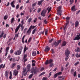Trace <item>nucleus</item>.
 <instances>
[{
  "label": "nucleus",
  "instance_id": "f257e3e1",
  "mask_svg": "<svg viewBox=\"0 0 80 80\" xmlns=\"http://www.w3.org/2000/svg\"><path fill=\"white\" fill-rule=\"evenodd\" d=\"M48 64H50L49 65L50 67H52L54 65L53 62V60L50 59L49 60H47L45 62V64L48 65Z\"/></svg>",
  "mask_w": 80,
  "mask_h": 80
},
{
  "label": "nucleus",
  "instance_id": "f03ea898",
  "mask_svg": "<svg viewBox=\"0 0 80 80\" xmlns=\"http://www.w3.org/2000/svg\"><path fill=\"white\" fill-rule=\"evenodd\" d=\"M69 24L66 23H65L64 25L62 27V28H63L64 33L66 32V31H67V28H68V26L69 25Z\"/></svg>",
  "mask_w": 80,
  "mask_h": 80
},
{
  "label": "nucleus",
  "instance_id": "7ed1b4c3",
  "mask_svg": "<svg viewBox=\"0 0 80 80\" xmlns=\"http://www.w3.org/2000/svg\"><path fill=\"white\" fill-rule=\"evenodd\" d=\"M58 10H57L58 15H59L60 17L62 16V7L59 6L58 7Z\"/></svg>",
  "mask_w": 80,
  "mask_h": 80
},
{
  "label": "nucleus",
  "instance_id": "20e7f679",
  "mask_svg": "<svg viewBox=\"0 0 80 80\" xmlns=\"http://www.w3.org/2000/svg\"><path fill=\"white\" fill-rule=\"evenodd\" d=\"M70 53V52L68 49H67L66 50H65V53L66 56L67 57H69Z\"/></svg>",
  "mask_w": 80,
  "mask_h": 80
},
{
  "label": "nucleus",
  "instance_id": "39448f33",
  "mask_svg": "<svg viewBox=\"0 0 80 80\" xmlns=\"http://www.w3.org/2000/svg\"><path fill=\"white\" fill-rule=\"evenodd\" d=\"M22 49H19L17 51H16L14 52V54L15 55H20L22 53Z\"/></svg>",
  "mask_w": 80,
  "mask_h": 80
},
{
  "label": "nucleus",
  "instance_id": "423d86ee",
  "mask_svg": "<svg viewBox=\"0 0 80 80\" xmlns=\"http://www.w3.org/2000/svg\"><path fill=\"white\" fill-rule=\"evenodd\" d=\"M62 42V40H59L57 42H55L53 44L56 47H57L58 45H59V44L60 42Z\"/></svg>",
  "mask_w": 80,
  "mask_h": 80
},
{
  "label": "nucleus",
  "instance_id": "0eeeda50",
  "mask_svg": "<svg viewBox=\"0 0 80 80\" xmlns=\"http://www.w3.org/2000/svg\"><path fill=\"white\" fill-rule=\"evenodd\" d=\"M47 12V11L45 10H43L41 13V15L42 17H45V14Z\"/></svg>",
  "mask_w": 80,
  "mask_h": 80
},
{
  "label": "nucleus",
  "instance_id": "6e6552de",
  "mask_svg": "<svg viewBox=\"0 0 80 80\" xmlns=\"http://www.w3.org/2000/svg\"><path fill=\"white\" fill-rule=\"evenodd\" d=\"M77 36L75 37V38L73 39V40H78L80 39V33L79 35H77Z\"/></svg>",
  "mask_w": 80,
  "mask_h": 80
},
{
  "label": "nucleus",
  "instance_id": "1a4fd4ad",
  "mask_svg": "<svg viewBox=\"0 0 80 80\" xmlns=\"http://www.w3.org/2000/svg\"><path fill=\"white\" fill-rule=\"evenodd\" d=\"M18 71L15 70L14 71V72L13 73V75H15V76H17V75H18Z\"/></svg>",
  "mask_w": 80,
  "mask_h": 80
},
{
  "label": "nucleus",
  "instance_id": "9d476101",
  "mask_svg": "<svg viewBox=\"0 0 80 80\" xmlns=\"http://www.w3.org/2000/svg\"><path fill=\"white\" fill-rule=\"evenodd\" d=\"M71 10L73 11V12H75V11L77 10V9L75 8V5L72 6L71 8Z\"/></svg>",
  "mask_w": 80,
  "mask_h": 80
},
{
  "label": "nucleus",
  "instance_id": "9b49d317",
  "mask_svg": "<svg viewBox=\"0 0 80 80\" xmlns=\"http://www.w3.org/2000/svg\"><path fill=\"white\" fill-rule=\"evenodd\" d=\"M5 75L6 78H8V72L6 71L5 73Z\"/></svg>",
  "mask_w": 80,
  "mask_h": 80
},
{
  "label": "nucleus",
  "instance_id": "f8f14e48",
  "mask_svg": "<svg viewBox=\"0 0 80 80\" xmlns=\"http://www.w3.org/2000/svg\"><path fill=\"white\" fill-rule=\"evenodd\" d=\"M28 71H27L26 70H23L22 71L24 76H26L27 75V72H28Z\"/></svg>",
  "mask_w": 80,
  "mask_h": 80
},
{
  "label": "nucleus",
  "instance_id": "ddd939ff",
  "mask_svg": "<svg viewBox=\"0 0 80 80\" xmlns=\"http://www.w3.org/2000/svg\"><path fill=\"white\" fill-rule=\"evenodd\" d=\"M67 45V42L66 41H63L62 45H61V46L62 47H64V46H66Z\"/></svg>",
  "mask_w": 80,
  "mask_h": 80
},
{
  "label": "nucleus",
  "instance_id": "4468645a",
  "mask_svg": "<svg viewBox=\"0 0 80 80\" xmlns=\"http://www.w3.org/2000/svg\"><path fill=\"white\" fill-rule=\"evenodd\" d=\"M50 47H49L48 46H47L45 48L44 51L45 52H48V51H49V50H50Z\"/></svg>",
  "mask_w": 80,
  "mask_h": 80
},
{
  "label": "nucleus",
  "instance_id": "2eb2a0df",
  "mask_svg": "<svg viewBox=\"0 0 80 80\" xmlns=\"http://www.w3.org/2000/svg\"><path fill=\"white\" fill-rule=\"evenodd\" d=\"M44 0H41L40 1H38V5L40 6L41 4H42V2H43Z\"/></svg>",
  "mask_w": 80,
  "mask_h": 80
},
{
  "label": "nucleus",
  "instance_id": "dca6fc26",
  "mask_svg": "<svg viewBox=\"0 0 80 80\" xmlns=\"http://www.w3.org/2000/svg\"><path fill=\"white\" fill-rule=\"evenodd\" d=\"M28 47H27L25 45L24 48L23 53H25L26 51H27V50H28Z\"/></svg>",
  "mask_w": 80,
  "mask_h": 80
},
{
  "label": "nucleus",
  "instance_id": "f3484780",
  "mask_svg": "<svg viewBox=\"0 0 80 80\" xmlns=\"http://www.w3.org/2000/svg\"><path fill=\"white\" fill-rule=\"evenodd\" d=\"M78 24H79V22L78 21H76L75 23V27H77L78 25Z\"/></svg>",
  "mask_w": 80,
  "mask_h": 80
},
{
  "label": "nucleus",
  "instance_id": "a211bd4d",
  "mask_svg": "<svg viewBox=\"0 0 80 80\" xmlns=\"http://www.w3.org/2000/svg\"><path fill=\"white\" fill-rule=\"evenodd\" d=\"M32 55L33 56V57H35V56H36L37 55V52L35 51H34L32 52Z\"/></svg>",
  "mask_w": 80,
  "mask_h": 80
},
{
  "label": "nucleus",
  "instance_id": "6ab92c4d",
  "mask_svg": "<svg viewBox=\"0 0 80 80\" xmlns=\"http://www.w3.org/2000/svg\"><path fill=\"white\" fill-rule=\"evenodd\" d=\"M27 67L28 70H30L31 65L30 64H28L27 65Z\"/></svg>",
  "mask_w": 80,
  "mask_h": 80
},
{
  "label": "nucleus",
  "instance_id": "aec40b11",
  "mask_svg": "<svg viewBox=\"0 0 80 80\" xmlns=\"http://www.w3.org/2000/svg\"><path fill=\"white\" fill-rule=\"evenodd\" d=\"M14 3H15V1H13L11 3V5L12 7L15 8V5H14Z\"/></svg>",
  "mask_w": 80,
  "mask_h": 80
},
{
  "label": "nucleus",
  "instance_id": "412c9836",
  "mask_svg": "<svg viewBox=\"0 0 80 80\" xmlns=\"http://www.w3.org/2000/svg\"><path fill=\"white\" fill-rule=\"evenodd\" d=\"M21 68H22V66H21L20 65H18L17 66V68L18 70H19Z\"/></svg>",
  "mask_w": 80,
  "mask_h": 80
},
{
  "label": "nucleus",
  "instance_id": "4be33fe9",
  "mask_svg": "<svg viewBox=\"0 0 80 80\" xmlns=\"http://www.w3.org/2000/svg\"><path fill=\"white\" fill-rule=\"evenodd\" d=\"M66 23L69 24V19H70V17H67L66 18Z\"/></svg>",
  "mask_w": 80,
  "mask_h": 80
},
{
  "label": "nucleus",
  "instance_id": "5701e85b",
  "mask_svg": "<svg viewBox=\"0 0 80 80\" xmlns=\"http://www.w3.org/2000/svg\"><path fill=\"white\" fill-rule=\"evenodd\" d=\"M33 71H31V73H33V72L35 74V75H36V74H37V73H38V71L37 70H34Z\"/></svg>",
  "mask_w": 80,
  "mask_h": 80
},
{
  "label": "nucleus",
  "instance_id": "b1692460",
  "mask_svg": "<svg viewBox=\"0 0 80 80\" xmlns=\"http://www.w3.org/2000/svg\"><path fill=\"white\" fill-rule=\"evenodd\" d=\"M3 64H1L0 65V69H1L2 68H5V64H4L3 66Z\"/></svg>",
  "mask_w": 80,
  "mask_h": 80
},
{
  "label": "nucleus",
  "instance_id": "393cba45",
  "mask_svg": "<svg viewBox=\"0 0 80 80\" xmlns=\"http://www.w3.org/2000/svg\"><path fill=\"white\" fill-rule=\"evenodd\" d=\"M9 75L10 76L9 77V79H10V80H11L12 79V72H10Z\"/></svg>",
  "mask_w": 80,
  "mask_h": 80
},
{
  "label": "nucleus",
  "instance_id": "a878e982",
  "mask_svg": "<svg viewBox=\"0 0 80 80\" xmlns=\"http://www.w3.org/2000/svg\"><path fill=\"white\" fill-rule=\"evenodd\" d=\"M3 35H4V32L3 31H2V33L0 35V38H2L3 36Z\"/></svg>",
  "mask_w": 80,
  "mask_h": 80
},
{
  "label": "nucleus",
  "instance_id": "bb28decb",
  "mask_svg": "<svg viewBox=\"0 0 80 80\" xmlns=\"http://www.w3.org/2000/svg\"><path fill=\"white\" fill-rule=\"evenodd\" d=\"M15 65H16V63H12V66H11V68H13L15 66Z\"/></svg>",
  "mask_w": 80,
  "mask_h": 80
},
{
  "label": "nucleus",
  "instance_id": "cd10ccee",
  "mask_svg": "<svg viewBox=\"0 0 80 80\" xmlns=\"http://www.w3.org/2000/svg\"><path fill=\"white\" fill-rule=\"evenodd\" d=\"M30 33H31V30L28 29V31L27 32V33L28 35H29L30 34Z\"/></svg>",
  "mask_w": 80,
  "mask_h": 80
},
{
  "label": "nucleus",
  "instance_id": "c85d7f7f",
  "mask_svg": "<svg viewBox=\"0 0 80 80\" xmlns=\"http://www.w3.org/2000/svg\"><path fill=\"white\" fill-rule=\"evenodd\" d=\"M75 56L76 57L79 58V57H80V54L78 55V53H76Z\"/></svg>",
  "mask_w": 80,
  "mask_h": 80
},
{
  "label": "nucleus",
  "instance_id": "c756f323",
  "mask_svg": "<svg viewBox=\"0 0 80 80\" xmlns=\"http://www.w3.org/2000/svg\"><path fill=\"white\" fill-rule=\"evenodd\" d=\"M20 27L21 28V31H23V29H24V26H23V24H21Z\"/></svg>",
  "mask_w": 80,
  "mask_h": 80
},
{
  "label": "nucleus",
  "instance_id": "7c9ffc66",
  "mask_svg": "<svg viewBox=\"0 0 80 80\" xmlns=\"http://www.w3.org/2000/svg\"><path fill=\"white\" fill-rule=\"evenodd\" d=\"M33 76V73H32L29 76L28 78L30 79V78H32V76Z\"/></svg>",
  "mask_w": 80,
  "mask_h": 80
},
{
  "label": "nucleus",
  "instance_id": "2f4dec72",
  "mask_svg": "<svg viewBox=\"0 0 80 80\" xmlns=\"http://www.w3.org/2000/svg\"><path fill=\"white\" fill-rule=\"evenodd\" d=\"M80 51V48H78L77 49H75V52H79Z\"/></svg>",
  "mask_w": 80,
  "mask_h": 80
},
{
  "label": "nucleus",
  "instance_id": "473e14b6",
  "mask_svg": "<svg viewBox=\"0 0 80 80\" xmlns=\"http://www.w3.org/2000/svg\"><path fill=\"white\" fill-rule=\"evenodd\" d=\"M13 22H15V18H12L11 20V23H12Z\"/></svg>",
  "mask_w": 80,
  "mask_h": 80
},
{
  "label": "nucleus",
  "instance_id": "72a5a7b5",
  "mask_svg": "<svg viewBox=\"0 0 80 80\" xmlns=\"http://www.w3.org/2000/svg\"><path fill=\"white\" fill-rule=\"evenodd\" d=\"M32 18H29L28 19V23H30V22H32Z\"/></svg>",
  "mask_w": 80,
  "mask_h": 80
},
{
  "label": "nucleus",
  "instance_id": "f704fd0d",
  "mask_svg": "<svg viewBox=\"0 0 80 80\" xmlns=\"http://www.w3.org/2000/svg\"><path fill=\"white\" fill-rule=\"evenodd\" d=\"M80 63V62L78 61L74 63V66H77Z\"/></svg>",
  "mask_w": 80,
  "mask_h": 80
},
{
  "label": "nucleus",
  "instance_id": "c9c22d12",
  "mask_svg": "<svg viewBox=\"0 0 80 80\" xmlns=\"http://www.w3.org/2000/svg\"><path fill=\"white\" fill-rule=\"evenodd\" d=\"M7 18H8V15H5L3 18L4 20H7Z\"/></svg>",
  "mask_w": 80,
  "mask_h": 80
},
{
  "label": "nucleus",
  "instance_id": "e433bc0d",
  "mask_svg": "<svg viewBox=\"0 0 80 80\" xmlns=\"http://www.w3.org/2000/svg\"><path fill=\"white\" fill-rule=\"evenodd\" d=\"M9 48H10L9 47H8L6 48V52H8V50H9Z\"/></svg>",
  "mask_w": 80,
  "mask_h": 80
},
{
  "label": "nucleus",
  "instance_id": "4c0bfd02",
  "mask_svg": "<svg viewBox=\"0 0 80 80\" xmlns=\"http://www.w3.org/2000/svg\"><path fill=\"white\" fill-rule=\"evenodd\" d=\"M45 73V72H42L39 75V77H41V76H42V75H44Z\"/></svg>",
  "mask_w": 80,
  "mask_h": 80
},
{
  "label": "nucleus",
  "instance_id": "58836bf2",
  "mask_svg": "<svg viewBox=\"0 0 80 80\" xmlns=\"http://www.w3.org/2000/svg\"><path fill=\"white\" fill-rule=\"evenodd\" d=\"M73 2H74L73 0H70L69 2H70V5H72Z\"/></svg>",
  "mask_w": 80,
  "mask_h": 80
},
{
  "label": "nucleus",
  "instance_id": "ea45409f",
  "mask_svg": "<svg viewBox=\"0 0 80 80\" xmlns=\"http://www.w3.org/2000/svg\"><path fill=\"white\" fill-rule=\"evenodd\" d=\"M36 28H35L33 30L32 33V35L35 33V32H36Z\"/></svg>",
  "mask_w": 80,
  "mask_h": 80
},
{
  "label": "nucleus",
  "instance_id": "a19ab883",
  "mask_svg": "<svg viewBox=\"0 0 80 80\" xmlns=\"http://www.w3.org/2000/svg\"><path fill=\"white\" fill-rule=\"evenodd\" d=\"M18 8H19V4H18L16 6V10H18Z\"/></svg>",
  "mask_w": 80,
  "mask_h": 80
},
{
  "label": "nucleus",
  "instance_id": "79ce46f5",
  "mask_svg": "<svg viewBox=\"0 0 80 80\" xmlns=\"http://www.w3.org/2000/svg\"><path fill=\"white\" fill-rule=\"evenodd\" d=\"M57 74L58 76V75H61V74H62V72H59L58 73H57Z\"/></svg>",
  "mask_w": 80,
  "mask_h": 80
},
{
  "label": "nucleus",
  "instance_id": "37998d69",
  "mask_svg": "<svg viewBox=\"0 0 80 80\" xmlns=\"http://www.w3.org/2000/svg\"><path fill=\"white\" fill-rule=\"evenodd\" d=\"M37 2H36L35 3L33 4L32 5V7H35V5H37Z\"/></svg>",
  "mask_w": 80,
  "mask_h": 80
},
{
  "label": "nucleus",
  "instance_id": "c03bdc74",
  "mask_svg": "<svg viewBox=\"0 0 80 80\" xmlns=\"http://www.w3.org/2000/svg\"><path fill=\"white\" fill-rule=\"evenodd\" d=\"M58 76V75H57V74L56 73L54 75V78H57V77Z\"/></svg>",
  "mask_w": 80,
  "mask_h": 80
},
{
  "label": "nucleus",
  "instance_id": "a18cd8bd",
  "mask_svg": "<svg viewBox=\"0 0 80 80\" xmlns=\"http://www.w3.org/2000/svg\"><path fill=\"white\" fill-rule=\"evenodd\" d=\"M48 80V78L47 77H43L42 80Z\"/></svg>",
  "mask_w": 80,
  "mask_h": 80
},
{
  "label": "nucleus",
  "instance_id": "49530a36",
  "mask_svg": "<svg viewBox=\"0 0 80 80\" xmlns=\"http://www.w3.org/2000/svg\"><path fill=\"white\" fill-rule=\"evenodd\" d=\"M41 11V8H38V10L37 12L38 13H39V12H40Z\"/></svg>",
  "mask_w": 80,
  "mask_h": 80
},
{
  "label": "nucleus",
  "instance_id": "de8ad7c7",
  "mask_svg": "<svg viewBox=\"0 0 80 80\" xmlns=\"http://www.w3.org/2000/svg\"><path fill=\"white\" fill-rule=\"evenodd\" d=\"M21 24L19 23V25L16 28L18 30L20 29V27Z\"/></svg>",
  "mask_w": 80,
  "mask_h": 80
},
{
  "label": "nucleus",
  "instance_id": "09e8293b",
  "mask_svg": "<svg viewBox=\"0 0 80 80\" xmlns=\"http://www.w3.org/2000/svg\"><path fill=\"white\" fill-rule=\"evenodd\" d=\"M27 28H26L23 31V33H25L26 32V31H27Z\"/></svg>",
  "mask_w": 80,
  "mask_h": 80
},
{
  "label": "nucleus",
  "instance_id": "8fccbe9b",
  "mask_svg": "<svg viewBox=\"0 0 80 80\" xmlns=\"http://www.w3.org/2000/svg\"><path fill=\"white\" fill-rule=\"evenodd\" d=\"M30 17V15H28L27 16L26 18V20H27L28 18H29V17Z\"/></svg>",
  "mask_w": 80,
  "mask_h": 80
},
{
  "label": "nucleus",
  "instance_id": "3c124183",
  "mask_svg": "<svg viewBox=\"0 0 80 80\" xmlns=\"http://www.w3.org/2000/svg\"><path fill=\"white\" fill-rule=\"evenodd\" d=\"M51 10H52V7H50L49 8L48 10V13H49L50 11H51Z\"/></svg>",
  "mask_w": 80,
  "mask_h": 80
},
{
  "label": "nucleus",
  "instance_id": "603ef678",
  "mask_svg": "<svg viewBox=\"0 0 80 80\" xmlns=\"http://www.w3.org/2000/svg\"><path fill=\"white\" fill-rule=\"evenodd\" d=\"M44 23H45V24H47V19H45L44 20Z\"/></svg>",
  "mask_w": 80,
  "mask_h": 80
},
{
  "label": "nucleus",
  "instance_id": "864d4df0",
  "mask_svg": "<svg viewBox=\"0 0 80 80\" xmlns=\"http://www.w3.org/2000/svg\"><path fill=\"white\" fill-rule=\"evenodd\" d=\"M48 33V30H46L45 32V35H47V34Z\"/></svg>",
  "mask_w": 80,
  "mask_h": 80
},
{
  "label": "nucleus",
  "instance_id": "5fc2aeb1",
  "mask_svg": "<svg viewBox=\"0 0 80 80\" xmlns=\"http://www.w3.org/2000/svg\"><path fill=\"white\" fill-rule=\"evenodd\" d=\"M51 52H52V54L54 53H55V51H54V50H53V49H51Z\"/></svg>",
  "mask_w": 80,
  "mask_h": 80
},
{
  "label": "nucleus",
  "instance_id": "6e6d98bb",
  "mask_svg": "<svg viewBox=\"0 0 80 80\" xmlns=\"http://www.w3.org/2000/svg\"><path fill=\"white\" fill-rule=\"evenodd\" d=\"M76 75H77V73L76 72V71H75L73 73L74 77H76Z\"/></svg>",
  "mask_w": 80,
  "mask_h": 80
},
{
  "label": "nucleus",
  "instance_id": "4d7b16f0",
  "mask_svg": "<svg viewBox=\"0 0 80 80\" xmlns=\"http://www.w3.org/2000/svg\"><path fill=\"white\" fill-rule=\"evenodd\" d=\"M18 29H17V28H16L15 29V33H17V32L18 31Z\"/></svg>",
  "mask_w": 80,
  "mask_h": 80
},
{
  "label": "nucleus",
  "instance_id": "13d9d810",
  "mask_svg": "<svg viewBox=\"0 0 80 80\" xmlns=\"http://www.w3.org/2000/svg\"><path fill=\"white\" fill-rule=\"evenodd\" d=\"M31 40H32V38H30L29 39V40L28 41V42H30L31 41Z\"/></svg>",
  "mask_w": 80,
  "mask_h": 80
},
{
  "label": "nucleus",
  "instance_id": "bf43d9fd",
  "mask_svg": "<svg viewBox=\"0 0 80 80\" xmlns=\"http://www.w3.org/2000/svg\"><path fill=\"white\" fill-rule=\"evenodd\" d=\"M69 65V63L68 62H67L66 64V65L65 67H67Z\"/></svg>",
  "mask_w": 80,
  "mask_h": 80
},
{
  "label": "nucleus",
  "instance_id": "052dcab7",
  "mask_svg": "<svg viewBox=\"0 0 80 80\" xmlns=\"http://www.w3.org/2000/svg\"><path fill=\"white\" fill-rule=\"evenodd\" d=\"M52 75V72H50L49 74V76H48V78H50L51 75Z\"/></svg>",
  "mask_w": 80,
  "mask_h": 80
},
{
  "label": "nucleus",
  "instance_id": "680f3d73",
  "mask_svg": "<svg viewBox=\"0 0 80 80\" xmlns=\"http://www.w3.org/2000/svg\"><path fill=\"white\" fill-rule=\"evenodd\" d=\"M37 18H35V19L34 20V21H33V22H34V23H35L36 22H37Z\"/></svg>",
  "mask_w": 80,
  "mask_h": 80
},
{
  "label": "nucleus",
  "instance_id": "e2e57ef3",
  "mask_svg": "<svg viewBox=\"0 0 80 80\" xmlns=\"http://www.w3.org/2000/svg\"><path fill=\"white\" fill-rule=\"evenodd\" d=\"M53 39H51L49 41V42L51 43L52 41H53Z\"/></svg>",
  "mask_w": 80,
  "mask_h": 80
},
{
  "label": "nucleus",
  "instance_id": "0e129e2a",
  "mask_svg": "<svg viewBox=\"0 0 80 80\" xmlns=\"http://www.w3.org/2000/svg\"><path fill=\"white\" fill-rule=\"evenodd\" d=\"M32 25H31V26H30V28H29V29H29V30H31L32 28Z\"/></svg>",
  "mask_w": 80,
  "mask_h": 80
},
{
  "label": "nucleus",
  "instance_id": "69168bd1",
  "mask_svg": "<svg viewBox=\"0 0 80 80\" xmlns=\"http://www.w3.org/2000/svg\"><path fill=\"white\" fill-rule=\"evenodd\" d=\"M6 37H7V34H4L3 36V38H6Z\"/></svg>",
  "mask_w": 80,
  "mask_h": 80
},
{
  "label": "nucleus",
  "instance_id": "338daca9",
  "mask_svg": "<svg viewBox=\"0 0 80 80\" xmlns=\"http://www.w3.org/2000/svg\"><path fill=\"white\" fill-rule=\"evenodd\" d=\"M56 20H59V18L57 16L56 17Z\"/></svg>",
  "mask_w": 80,
  "mask_h": 80
},
{
  "label": "nucleus",
  "instance_id": "774afa93",
  "mask_svg": "<svg viewBox=\"0 0 80 80\" xmlns=\"http://www.w3.org/2000/svg\"><path fill=\"white\" fill-rule=\"evenodd\" d=\"M80 12V10L78 11L76 13V15H78L79 13Z\"/></svg>",
  "mask_w": 80,
  "mask_h": 80
}]
</instances>
